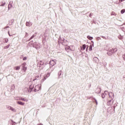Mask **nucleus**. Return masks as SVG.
<instances>
[{
  "label": "nucleus",
  "instance_id": "f257e3e1",
  "mask_svg": "<svg viewBox=\"0 0 125 125\" xmlns=\"http://www.w3.org/2000/svg\"><path fill=\"white\" fill-rule=\"evenodd\" d=\"M44 64V62L42 61H40L37 63V68L40 69V70H42L43 69V64Z\"/></svg>",
  "mask_w": 125,
  "mask_h": 125
},
{
  "label": "nucleus",
  "instance_id": "f03ea898",
  "mask_svg": "<svg viewBox=\"0 0 125 125\" xmlns=\"http://www.w3.org/2000/svg\"><path fill=\"white\" fill-rule=\"evenodd\" d=\"M71 50V51H74L75 50V46L73 45H70L65 48V50L68 51V50Z\"/></svg>",
  "mask_w": 125,
  "mask_h": 125
},
{
  "label": "nucleus",
  "instance_id": "7ed1b4c3",
  "mask_svg": "<svg viewBox=\"0 0 125 125\" xmlns=\"http://www.w3.org/2000/svg\"><path fill=\"white\" fill-rule=\"evenodd\" d=\"M56 64V61L52 60L50 62V67H53L54 65Z\"/></svg>",
  "mask_w": 125,
  "mask_h": 125
},
{
  "label": "nucleus",
  "instance_id": "20e7f679",
  "mask_svg": "<svg viewBox=\"0 0 125 125\" xmlns=\"http://www.w3.org/2000/svg\"><path fill=\"white\" fill-rule=\"evenodd\" d=\"M21 66L22 67V70L24 71V72H26L27 71V67L26 66V62H24L22 64H21Z\"/></svg>",
  "mask_w": 125,
  "mask_h": 125
},
{
  "label": "nucleus",
  "instance_id": "39448f33",
  "mask_svg": "<svg viewBox=\"0 0 125 125\" xmlns=\"http://www.w3.org/2000/svg\"><path fill=\"white\" fill-rule=\"evenodd\" d=\"M41 87L40 85H37L35 87V91H40V89H41Z\"/></svg>",
  "mask_w": 125,
  "mask_h": 125
},
{
  "label": "nucleus",
  "instance_id": "423d86ee",
  "mask_svg": "<svg viewBox=\"0 0 125 125\" xmlns=\"http://www.w3.org/2000/svg\"><path fill=\"white\" fill-rule=\"evenodd\" d=\"M113 102L114 101H113V100H110V101L107 102V105H108V106H111V105H113Z\"/></svg>",
  "mask_w": 125,
  "mask_h": 125
},
{
  "label": "nucleus",
  "instance_id": "0eeeda50",
  "mask_svg": "<svg viewBox=\"0 0 125 125\" xmlns=\"http://www.w3.org/2000/svg\"><path fill=\"white\" fill-rule=\"evenodd\" d=\"M113 51H112V49H109V51L107 52V54L108 55H109V56H111V55H112V54H113Z\"/></svg>",
  "mask_w": 125,
  "mask_h": 125
},
{
  "label": "nucleus",
  "instance_id": "6e6552de",
  "mask_svg": "<svg viewBox=\"0 0 125 125\" xmlns=\"http://www.w3.org/2000/svg\"><path fill=\"white\" fill-rule=\"evenodd\" d=\"M109 98H114V96H114V94L113 93H112V92H110L109 94Z\"/></svg>",
  "mask_w": 125,
  "mask_h": 125
},
{
  "label": "nucleus",
  "instance_id": "1a4fd4ad",
  "mask_svg": "<svg viewBox=\"0 0 125 125\" xmlns=\"http://www.w3.org/2000/svg\"><path fill=\"white\" fill-rule=\"evenodd\" d=\"M9 109H10V110H11V111H12L13 112H16V109H15V108H13V107H11V106H9L8 107Z\"/></svg>",
  "mask_w": 125,
  "mask_h": 125
},
{
  "label": "nucleus",
  "instance_id": "9d476101",
  "mask_svg": "<svg viewBox=\"0 0 125 125\" xmlns=\"http://www.w3.org/2000/svg\"><path fill=\"white\" fill-rule=\"evenodd\" d=\"M31 25H32V22H26V26H27V27H31Z\"/></svg>",
  "mask_w": 125,
  "mask_h": 125
},
{
  "label": "nucleus",
  "instance_id": "9b49d317",
  "mask_svg": "<svg viewBox=\"0 0 125 125\" xmlns=\"http://www.w3.org/2000/svg\"><path fill=\"white\" fill-rule=\"evenodd\" d=\"M20 100H22V101H24V102H28V99H25L23 98H20Z\"/></svg>",
  "mask_w": 125,
  "mask_h": 125
},
{
  "label": "nucleus",
  "instance_id": "f8f14e48",
  "mask_svg": "<svg viewBox=\"0 0 125 125\" xmlns=\"http://www.w3.org/2000/svg\"><path fill=\"white\" fill-rule=\"evenodd\" d=\"M93 60L94 61H95L96 63H98L99 62V60L98 59L97 57H94Z\"/></svg>",
  "mask_w": 125,
  "mask_h": 125
},
{
  "label": "nucleus",
  "instance_id": "ddd939ff",
  "mask_svg": "<svg viewBox=\"0 0 125 125\" xmlns=\"http://www.w3.org/2000/svg\"><path fill=\"white\" fill-rule=\"evenodd\" d=\"M18 104H19V105H21L22 106H24V105H25V103H23L22 102H17Z\"/></svg>",
  "mask_w": 125,
  "mask_h": 125
},
{
  "label": "nucleus",
  "instance_id": "4468645a",
  "mask_svg": "<svg viewBox=\"0 0 125 125\" xmlns=\"http://www.w3.org/2000/svg\"><path fill=\"white\" fill-rule=\"evenodd\" d=\"M111 50L112 51L113 53H114V52H116V51H118V49L115 48H114V49H111Z\"/></svg>",
  "mask_w": 125,
  "mask_h": 125
},
{
  "label": "nucleus",
  "instance_id": "2eb2a0df",
  "mask_svg": "<svg viewBox=\"0 0 125 125\" xmlns=\"http://www.w3.org/2000/svg\"><path fill=\"white\" fill-rule=\"evenodd\" d=\"M15 70H16L17 71L20 70V66H16L15 67Z\"/></svg>",
  "mask_w": 125,
  "mask_h": 125
},
{
  "label": "nucleus",
  "instance_id": "dca6fc26",
  "mask_svg": "<svg viewBox=\"0 0 125 125\" xmlns=\"http://www.w3.org/2000/svg\"><path fill=\"white\" fill-rule=\"evenodd\" d=\"M9 46H10V44H8V45L5 46L4 47V49H7V48H9Z\"/></svg>",
  "mask_w": 125,
  "mask_h": 125
},
{
  "label": "nucleus",
  "instance_id": "f3484780",
  "mask_svg": "<svg viewBox=\"0 0 125 125\" xmlns=\"http://www.w3.org/2000/svg\"><path fill=\"white\" fill-rule=\"evenodd\" d=\"M87 39H88V40H90V41H91V40H92V39H93V38L92 37H90V36H88L87 37Z\"/></svg>",
  "mask_w": 125,
  "mask_h": 125
},
{
  "label": "nucleus",
  "instance_id": "a211bd4d",
  "mask_svg": "<svg viewBox=\"0 0 125 125\" xmlns=\"http://www.w3.org/2000/svg\"><path fill=\"white\" fill-rule=\"evenodd\" d=\"M85 44H83V47H81V49H83V50H84V49H85Z\"/></svg>",
  "mask_w": 125,
  "mask_h": 125
},
{
  "label": "nucleus",
  "instance_id": "6ab92c4d",
  "mask_svg": "<svg viewBox=\"0 0 125 125\" xmlns=\"http://www.w3.org/2000/svg\"><path fill=\"white\" fill-rule=\"evenodd\" d=\"M5 5V2H2L0 6H4Z\"/></svg>",
  "mask_w": 125,
  "mask_h": 125
},
{
  "label": "nucleus",
  "instance_id": "aec40b11",
  "mask_svg": "<svg viewBox=\"0 0 125 125\" xmlns=\"http://www.w3.org/2000/svg\"><path fill=\"white\" fill-rule=\"evenodd\" d=\"M111 15H112V16L114 15V16H117V14H116V13H115L114 12H112L111 14Z\"/></svg>",
  "mask_w": 125,
  "mask_h": 125
},
{
  "label": "nucleus",
  "instance_id": "412c9836",
  "mask_svg": "<svg viewBox=\"0 0 125 125\" xmlns=\"http://www.w3.org/2000/svg\"><path fill=\"white\" fill-rule=\"evenodd\" d=\"M89 50H90V51H91V50H92V45H90Z\"/></svg>",
  "mask_w": 125,
  "mask_h": 125
},
{
  "label": "nucleus",
  "instance_id": "4be33fe9",
  "mask_svg": "<svg viewBox=\"0 0 125 125\" xmlns=\"http://www.w3.org/2000/svg\"><path fill=\"white\" fill-rule=\"evenodd\" d=\"M121 12L122 14H124V13H125V9L122 10Z\"/></svg>",
  "mask_w": 125,
  "mask_h": 125
},
{
  "label": "nucleus",
  "instance_id": "5701e85b",
  "mask_svg": "<svg viewBox=\"0 0 125 125\" xmlns=\"http://www.w3.org/2000/svg\"><path fill=\"white\" fill-rule=\"evenodd\" d=\"M29 87H30V89H33V88H34V85H30Z\"/></svg>",
  "mask_w": 125,
  "mask_h": 125
},
{
  "label": "nucleus",
  "instance_id": "b1692460",
  "mask_svg": "<svg viewBox=\"0 0 125 125\" xmlns=\"http://www.w3.org/2000/svg\"><path fill=\"white\" fill-rule=\"evenodd\" d=\"M4 42H5V43H7V42H8V39H4Z\"/></svg>",
  "mask_w": 125,
  "mask_h": 125
},
{
  "label": "nucleus",
  "instance_id": "393cba45",
  "mask_svg": "<svg viewBox=\"0 0 125 125\" xmlns=\"http://www.w3.org/2000/svg\"><path fill=\"white\" fill-rule=\"evenodd\" d=\"M94 100H95V102H96V105H98V103L97 102V100H96V99H94Z\"/></svg>",
  "mask_w": 125,
  "mask_h": 125
},
{
  "label": "nucleus",
  "instance_id": "a878e982",
  "mask_svg": "<svg viewBox=\"0 0 125 125\" xmlns=\"http://www.w3.org/2000/svg\"><path fill=\"white\" fill-rule=\"evenodd\" d=\"M92 15H93V14H92V13H91L89 14V17H91V16H92Z\"/></svg>",
  "mask_w": 125,
  "mask_h": 125
},
{
  "label": "nucleus",
  "instance_id": "bb28decb",
  "mask_svg": "<svg viewBox=\"0 0 125 125\" xmlns=\"http://www.w3.org/2000/svg\"><path fill=\"white\" fill-rule=\"evenodd\" d=\"M23 60L25 61V60H27V57H25L23 58Z\"/></svg>",
  "mask_w": 125,
  "mask_h": 125
},
{
  "label": "nucleus",
  "instance_id": "cd10ccee",
  "mask_svg": "<svg viewBox=\"0 0 125 125\" xmlns=\"http://www.w3.org/2000/svg\"><path fill=\"white\" fill-rule=\"evenodd\" d=\"M102 97L103 98H105V95H104V94H102Z\"/></svg>",
  "mask_w": 125,
  "mask_h": 125
},
{
  "label": "nucleus",
  "instance_id": "c85d7f7f",
  "mask_svg": "<svg viewBox=\"0 0 125 125\" xmlns=\"http://www.w3.org/2000/svg\"><path fill=\"white\" fill-rule=\"evenodd\" d=\"M102 38H103V39H104V40H106V38L104 36H102Z\"/></svg>",
  "mask_w": 125,
  "mask_h": 125
},
{
  "label": "nucleus",
  "instance_id": "c756f323",
  "mask_svg": "<svg viewBox=\"0 0 125 125\" xmlns=\"http://www.w3.org/2000/svg\"><path fill=\"white\" fill-rule=\"evenodd\" d=\"M50 76V74L49 73H48L47 75V77H49Z\"/></svg>",
  "mask_w": 125,
  "mask_h": 125
},
{
  "label": "nucleus",
  "instance_id": "7c9ffc66",
  "mask_svg": "<svg viewBox=\"0 0 125 125\" xmlns=\"http://www.w3.org/2000/svg\"><path fill=\"white\" fill-rule=\"evenodd\" d=\"M125 0H120V2H122V1H124Z\"/></svg>",
  "mask_w": 125,
  "mask_h": 125
},
{
  "label": "nucleus",
  "instance_id": "2f4dec72",
  "mask_svg": "<svg viewBox=\"0 0 125 125\" xmlns=\"http://www.w3.org/2000/svg\"><path fill=\"white\" fill-rule=\"evenodd\" d=\"M107 92H108V91H104V93H107Z\"/></svg>",
  "mask_w": 125,
  "mask_h": 125
},
{
  "label": "nucleus",
  "instance_id": "473e14b6",
  "mask_svg": "<svg viewBox=\"0 0 125 125\" xmlns=\"http://www.w3.org/2000/svg\"><path fill=\"white\" fill-rule=\"evenodd\" d=\"M9 35L10 36V34H9V32H8Z\"/></svg>",
  "mask_w": 125,
  "mask_h": 125
},
{
  "label": "nucleus",
  "instance_id": "72a5a7b5",
  "mask_svg": "<svg viewBox=\"0 0 125 125\" xmlns=\"http://www.w3.org/2000/svg\"><path fill=\"white\" fill-rule=\"evenodd\" d=\"M33 37L32 36V37H31V39H33Z\"/></svg>",
  "mask_w": 125,
  "mask_h": 125
},
{
  "label": "nucleus",
  "instance_id": "f704fd0d",
  "mask_svg": "<svg viewBox=\"0 0 125 125\" xmlns=\"http://www.w3.org/2000/svg\"><path fill=\"white\" fill-rule=\"evenodd\" d=\"M26 35H28V33H26Z\"/></svg>",
  "mask_w": 125,
  "mask_h": 125
},
{
  "label": "nucleus",
  "instance_id": "c9c22d12",
  "mask_svg": "<svg viewBox=\"0 0 125 125\" xmlns=\"http://www.w3.org/2000/svg\"><path fill=\"white\" fill-rule=\"evenodd\" d=\"M37 78H39V76H37Z\"/></svg>",
  "mask_w": 125,
  "mask_h": 125
}]
</instances>
